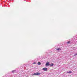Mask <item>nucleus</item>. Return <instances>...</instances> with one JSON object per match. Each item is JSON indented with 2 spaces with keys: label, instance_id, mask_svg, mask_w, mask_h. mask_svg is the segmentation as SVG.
Returning <instances> with one entry per match:
<instances>
[{
  "label": "nucleus",
  "instance_id": "7",
  "mask_svg": "<svg viewBox=\"0 0 77 77\" xmlns=\"http://www.w3.org/2000/svg\"><path fill=\"white\" fill-rule=\"evenodd\" d=\"M38 65H41V63L40 62H38Z\"/></svg>",
  "mask_w": 77,
  "mask_h": 77
},
{
  "label": "nucleus",
  "instance_id": "5",
  "mask_svg": "<svg viewBox=\"0 0 77 77\" xmlns=\"http://www.w3.org/2000/svg\"><path fill=\"white\" fill-rule=\"evenodd\" d=\"M67 73H68L69 74H71V73H72V72H71V71H70L69 72H67Z\"/></svg>",
  "mask_w": 77,
  "mask_h": 77
},
{
  "label": "nucleus",
  "instance_id": "1",
  "mask_svg": "<svg viewBox=\"0 0 77 77\" xmlns=\"http://www.w3.org/2000/svg\"><path fill=\"white\" fill-rule=\"evenodd\" d=\"M32 75H39L40 73L39 72H36L32 74Z\"/></svg>",
  "mask_w": 77,
  "mask_h": 77
},
{
  "label": "nucleus",
  "instance_id": "8",
  "mask_svg": "<svg viewBox=\"0 0 77 77\" xmlns=\"http://www.w3.org/2000/svg\"><path fill=\"white\" fill-rule=\"evenodd\" d=\"M15 72V70H13L12 71V73H14V72Z\"/></svg>",
  "mask_w": 77,
  "mask_h": 77
},
{
  "label": "nucleus",
  "instance_id": "2",
  "mask_svg": "<svg viewBox=\"0 0 77 77\" xmlns=\"http://www.w3.org/2000/svg\"><path fill=\"white\" fill-rule=\"evenodd\" d=\"M50 64L49 63V62H47L45 64L46 66H50Z\"/></svg>",
  "mask_w": 77,
  "mask_h": 77
},
{
  "label": "nucleus",
  "instance_id": "3",
  "mask_svg": "<svg viewBox=\"0 0 77 77\" xmlns=\"http://www.w3.org/2000/svg\"><path fill=\"white\" fill-rule=\"evenodd\" d=\"M42 70H43V71H47V68H43Z\"/></svg>",
  "mask_w": 77,
  "mask_h": 77
},
{
  "label": "nucleus",
  "instance_id": "4",
  "mask_svg": "<svg viewBox=\"0 0 77 77\" xmlns=\"http://www.w3.org/2000/svg\"><path fill=\"white\" fill-rule=\"evenodd\" d=\"M53 65H54V64H53V63H51V64H50L49 66L51 67V66H53Z\"/></svg>",
  "mask_w": 77,
  "mask_h": 77
},
{
  "label": "nucleus",
  "instance_id": "10",
  "mask_svg": "<svg viewBox=\"0 0 77 77\" xmlns=\"http://www.w3.org/2000/svg\"><path fill=\"white\" fill-rule=\"evenodd\" d=\"M70 43V42H67V44H69Z\"/></svg>",
  "mask_w": 77,
  "mask_h": 77
},
{
  "label": "nucleus",
  "instance_id": "6",
  "mask_svg": "<svg viewBox=\"0 0 77 77\" xmlns=\"http://www.w3.org/2000/svg\"><path fill=\"white\" fill-rule=\"evenodd\" d=\"M57 51H59V50H60V48H58V49H57Z\"/></svg>",
  "mask_w": 77,
  "mask_h": 77
},
{
  "label": "nucleus",
  "instance_id": "9",
  "mask_svg": "<svg viewBox=\"0 0 77 77\" xmlns=\"http://www.w3.org/2000/svg\"><path fill=\"white\" fill-rule=\"evenodd\" d=\"M77 53H76V54H74V56H77Z\"/></svg>",
  "mask_w": 77,
  "mask_h": 77
},
{
  "label": "nucleus",
  "instance_id": "11",
  "mask_svg": "<svg viewBox=\"0 0 77 77\" xmlns=\"http://www.w3.org/2000/svg\"><path fill=\"white\" fill-rule=\"evenodd\" d=\"M33 64H36V63L35 62L33 63Z\"/></svg>",
  "mask_w": 77,
  "mask_h": 77
}]
</instances>
